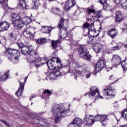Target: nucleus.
<instances>
[{
    "label": "nucleus",
    "instance_id": "nucleus-50",
    "mask_svg": "<svg viewBox=\"0 0 127 127\" xmlns=\"http://www.w3.org/2000/svg\"><path fill=\"white\" fill-rule=\"evenodd\" d=\"M35 95H32L31 97H30V101H32V99H33V98H35Z\"/></svg>",
    "mask_w": 127,
    "mask_h": 127
},
{
    "label": "nucleus",
    "instance_id": "nucleus-15",
    "mask_svg": "<svg viewBox=\"0 0 127 127\" xmlns=\"http://www.w3.org/2000/svg\"><path fill=\"white\" fill-rule=\"evenodd\" d=\"M64 5V9L65 11H69L72 7L76 5V1L75 0H67Z\"/></svg>",
    "mask_w": 127,
    "mask_h": 127
},
{
    "label": "nucleus",
    "instance_id": "nucleus-54",
    "mask_svg": "<svg viewBox=\"0 0 127 127\" xmlns=\"http://www.w3.org/2000/svg\"><path fill=\"white\" fill-rule=\"evenodd\" d=\"M112 77H113V75L110 76V80H113V79H112Z\"/></svg>",
    "mask_w": 127,
    "mask_h": 127
},
{
    "label": "nucleus",
    "instance_id": "nucleus-59",
    "mask_svg": "<svg viewBox=\"0 0 127 127\" xmlns=\"http://www.w3.org/2000/svg\"><path fill=\"white\" fill-rule=\"evenodd\" d=\"M27 78H28V76L25 77V79L27 80Z\"/></svg>",
    "mask_w": 127,
    "mask_h": 127
},
{
    "label": "nucleus",
    "instance_id": "nucleus-18",
    "mask_svg": "<svg viewBox=\"0 0 127 127\" xmlns=\"http://www.w3.org/2000/svg\"><path fill=\"white\" fill-rule=\"evenodd\" d=\"M19 82V87L18 90L17 91V92L15 93L16 96L17 97H20L21 96V94L23 93V91L24 90V83L21 82V81Z\"/></svg>",
    "mask_w": 127,
    "mask_h": 127
},
{
    "label": "nucleus",
    "instance_id": "nucleus-22",
    "mask_svg": "<svg viewBox=\"0 0 127 127\" xmlns=\"http://www.w3.org/2000/svg\"><path fill=\"white\" fill-rule=\"evenodd\" d=\"M113 2H116L117 4H125L123 6V8L127 9V0H113Z\"/></svg>",
    "mask_w": 127,
    "mask_h": 127
},
{
    "label": "nucleus",
    "instance_id": "nucleus-51",
    "mask_svg": "<svg viewBox=\"0 0 127 127\" xmlns=\"http://www.w3.org/2000/svg\"><path fill=\"white\" fill-rule=\"evenodd\" d=\"M51 94H52V92H51V91L50 90H48V96H50V95H51Z\"/></svg>",
    "mask_w": 127,
    "mask_h": 127
},
{
    "label": "nucleus",
    "instance_id": "nucleus-40",
    "mask_svg": "<svg viewBox=\"0 0 127 127\" xmlns=\"http://www.w3.org/2000/svg\"><path fill=\"white\" fill-rule=\"evenodd\" d=\"M108 0H98V2H100L101 4H105L107 3Z\"/></svg>",
    "mask_w": 127,
    "mask_h": 127
},
{
    "label": "nucleus",
    "instance_id": "nucleus-10",
    "mask_svg": "<svg viewBox=\"0 0 127 127\" xmlns=\"http://www.w3.org/2000/svg\"><path fill=\"white\" fill-rule=\"evenodd\" d=\"M87 23H85L83 25V28H87L88 31L87 34H90V31H95V27H94V23L95 21L92 18H87Z\"/></svg>",
    "mask_w": 127,
    "mask_h": 127
},
{
    "label": "nucleus",
    "instance_id": "nucleus-33",
    "mask_svg": "<svg viewBox=\"0 0 127 127\" xmlns=\"http://www.w3.org/2000/svg\"><path fill=\"white\" fill-rule=\"evenodd\" d=\"M49 79L51 81H54V80H57L56 75H55V73L54 72H52L49 74Z\"/></svg>",
    "mask_w": 127,
    "mask_h": 127
},
{
    "label": "nucleus",
    "instance_id": "nucleus-12",
    "mask_svg": "<svg viewBox=\"0 0 127 127\" xmlns=\"http://www.w3.org/2000/svg\"><path fill=\"white\" fill-rule=\"evenodd\" d=\"M105 66H106V61L105 60L100 59L96 64L95 68V72H96V73L100 72V71H101Z\"/></svg>",
    "mask_w": 127,
    "mask_h": 127
},
{
    "label": "nucleus",
    "instance_id": "nucleus-21",
    "mask_svg": "<svg viewBox=\"0 0 127 127\" xmlns=\"http://www.w3.org/2000/svg\"><path fill=\"white\" fill-rule=\"evenodd\" d=\"M49 65L48 68L51 70H55L56 69V64H55V61L53 59H51L48 61Z\"/></svg>",
    "mask_w": 127,
    "mask_h": 127
},
{
    "label": "nucleus",
    "instance_id": "nucleus-17",
    "mask_svg": "<svg viewBox=\"0 0 127 127\" xmlns=\"http://www.w3.org/2000/svg\"><path fill=\"white\" fill-rule=\"evenodd\" d=\"M122 62V59L118 55H114L113 56V58L111 60V63L113 66H117V65H120Z\"/></svg>",
    "mask_w": 127,
    "mask_h": 127
},
{
    "label": "nucleus",
    "instance_id": "nucleus-41",
    "mask_svg": "<svg viewBox=\"0 0 127 127\" xmlns=\"http://www.w3.org/2000/svg\"><path fill=\"white\" fill-rule=\"evenodd\" d=\"M124 28H122V31H124V32H127V24H124Z\"/></svg>",
    "mask_w": 127,
    "mask_h": 127
},
{
    "label": "nucleus",
    "instance_id": "nucleus-45",
    "mask_svg": "<svg viewBox=\"0 0 127 127\" xmlns=\"http://www.w3.org/2000/svg\"><path fill=\"white\" fill-rule=\"evenodd\" d=\"M53 29H54V27H53L52 26H49L48 27V31H49L48 33H49H49H50L51 31H52Z\"/></svg>",
    "mask_w": 127,
    "mask_h": 127
},
{
    "label": "nucleus",
    "instance_id": "nucleus-52",
    "mask_svg": "<svg viewBox=\"0 0 127 127\" xmlns=\"http://www.w3.org/2000/svg\"><path fill=\"white\" fill-rule=\"evenodd\" d=\"M2 77H3V75L2 77L0 76V81H1V80H3V79H4V78H3Z\"/></svg>",
    "mask_w": 127,
    "mask_h": 127
},
{
    "label": "nucleus",
    "instance_id": "nucleus-8",
    "mask_svg": "<svg viewBox=\"0 0 127 127\" xmlns=\"http://www.w3.org/2000/svg\"><path fill=\"white\" fill-rule=\"evenodd\" d=\"M84 46L81 45L78 48V53L79 55V57L82 58V59H84V60H86V61H91V59H92V56L90 55L89 52H87L85 50Z\"/></svg>",
    "mask_w": 127,
    "mask_h": 127
},
{
    "label": "nucleus",
    "instance_id": "nucleus-11",
    "mask_svg": "<svg viewBox=\"0 0 127 127\" xmlns=\"http://www.w3.org/2000/svg\"><path fill=\"white\" fill-rule=\"evenodd\" d=\"M84 126L81 119L75 118L73 121L68 125V127H83Z\"/></svg>",
    "mask_w": 127,
    "mask_h": 127
},
{
    "label": "nucleus",
    "instance_id": "nucleus-7",
    "mask_svg": "<svg viewBox=\"0 0 127 127\" xmlns=\"http://www.w3.org/2000/svg\"><path fill=\"white\" fill-rule=\"evenodd\" d=\"M84 36H85L86 39H87V43L88 44H92L93 45V49L96 53H100L101 52V49L102 48V45L100 44H96L95 40L93 38H90L88 35L84 34Z\"/></svg>",
    "mask_w": 127,
    "mask_h": 127
},
{
    "label": "nucleus",
    "instance_id": "nucleus-16",
    "mask_svg": "<svg viewBox=\"0 0 127 127\" xmlns=\"http://www.w3.org/2000/svg\"><path fill=\"white\" fill-rule=\"evenodd\" d=\"M115 90V86L113 85L109 87L108 89H104L105 96H109V97H111V98H114V97L116 96L115 94H113Z\"/></svg>",
    "mask_w": 127,
    "mask_h": 127
},
{
    "label": "nucleus",
    "instance_id": "nucleus-20",
    "mask_svg": "<svg viewBox=\"0 0 127 127\" xmlns=\"http://www.w3.org/2000/svg\"><path fill=\"white\" fill-rule=\"evenodd\" d=\"M10 26V24H9L7 22H1L0 23V31L7 30Z\"/></svg>",
    "mask_w": 127,
    "mask_h": 127
},
{
    "label": "nucleus",
    "instance_id": "nucleus-46",
    "mask_svg": "<svg viewBox=\"0 0 127 127\" xmlns=\"http://www.w3.org/2000/svg\"><path fill=\"white\" fill-rule=\"evenodd\" d=\"M0 122H2V123H3V124H4L5 125V126H6V127H9V125H8V124H7V122L3 121V120H0Z\"/></svg>",
    "mask_w": 127,
    "mask_h": 127
},
{
    "label": "nucleus",
    "instance_id": "nucleus-5",
    "mask_svg": "<svg viewBox=\"0 0 127 127\" xmlns=\"http://www.w3.org/2000/svg\"><path fill=\"white\" fill-rule=\"evenodd\" d=\"M31 19L28 17H24L22 18H18L14 20L12 22V24L16 29H21L24 25H28L31 23Z\"/></svg>",
    "mask_w": 127,
    "mask_h": 127
},
{
    "label": "nucleus",
    "instance_id": "nucleus-3",
    "mask_svg": "<svg viewBox=\"0 0 127 127\" xmlns=\"http://www.w3.org/2000/svg\"><path fill=\"white\" fill-rule=\"evenodd\" d=\"M64 21H65V19L62 18L58 25V28L60 29V33L62 36L57 41H52V47L57 52L61 49V48L59 46V43L61 42L60 39L63 38V39H65V40H69L68 31H67L66 26L64 25Z\"/></svg>",
    "mask_w": 127,
    "mask_h": 127
},
{
    "label": "nucleus",
    "instance_id": "nucleus-23",
    "mask_svg": "<svg viewBox=\"0 0 127 127\" xmlns=\"http://www.w3.org/2000/svg\"><path fill=\"white\" fill-rule=\"evenodd\" d=\"M42 94H41V97L42 99H44L46 102H47L48 100V89H46L45 90L44 89H43L40 90Z\"/></svg>",
    "mask_w": 127,
    "mask_h": 127
},
{
    "label": "nucleus",
    "instance_id": "nucleus-39",
    "mask_svg": "<svg viewBox=\"0 0 127 127\" xmlns=\"http://www.w3.org/2000/svg\"><path fill=\"white\" fill-rule=\"evenodd\" d=\"M17 46H18L19 49H21V50L22 49V47H24V45L21 42H17Z\"/></svg>",
    "mask_w": 127,
    "mask_h": 127
},
{
    "label": "nucleus",
    "instance_id": "nucleus-43",
    "mask_svg": "<svg viewBox=\"0 0 127 127\" xmlns=\"http://www.w3.org/2000/svg\"><path fill=\"white\" fill-rule=\"evenodd\" d=\"M112 50L115 51V50H120V47L118 46L113 47L112 48Z\"/></svg>",
    "mask_w": 127,
    "mask_h": 127
},
{
    "label": "nucleus",
    "instance_id": "nucleus-26",
    "mask_svg": "<svg viewBox=\"0 0 127 127\" xmlns=\"http://www.w3.org/2000/svg\"><path fill=\"white\" fill-rule=\"evenodd\" d=\"M36 42L39 45H43L47 42V39L46 38H40L37 40Z\"/></svg>",
    "mask_w": 127,
    "mask_h": 127
},
{
    "label": "nucleus",
    "instance_id": "nucleus-57",
    "mask_svg": "<svg viewBox=\"0 0 127 127\" xmlns=\"http://www.w3.org/2000/svg\"><path fill=\"white\" fill-rule=\"evenodd\" d=\"M53 55L55 56V52H53Z\"/></svg>",
    "mask_w": 127,
    "mask_h": 127
},
{
    "label": "nucleus",
    "instance_id": "nucleus-9",
    "mask_svg": "<svg viewBox=\"0 0 127 127\" xmlns=\"http://www.w3.org/2000/svg\"><path fill=\"white\" fill-rule=\"evenodd\" d=\"M85 10L87 16L90 15L91 17H95V18H97V19L103 17V14L101 10L96 12V10L92 8H87L85 9Z\"/></svg>",
    "mask_w": 127,
    "mask_h": 127
},
{
    "label": "nucleus",
    "instance_id": "nucleus-37",
    "mask_svg": "<svg viewBox=\"0 0 127 127\" xmlns=\"http://www.w3.org/2000/svg\"><path fill=\"white\" fill-rule=\"evenodd\" d=\"M11 17L12 18V19H13V18L14 19H18V18H20V17H19V15L16 13H12L11 15Z\"/></svg>",
    "mask_w": 127,
    "mask_h": 127
},
{
    "label": "nucleus",
    "instance_id": "nucleus-27",
    "mask_svg": "<svg viewBox=\"0 0 127 127\" xmlns=\"http://www.w3.org/2000/svg\"><path fill=\"white\" fill-rule=\"evenodd\" d=\"M53 60H54V61H55V62H56V64H57V67L60 69L62 67H63V65L61 64V60H60V58H54L53 59Z\"/></svg>",
    "mask_w": 127,
    "mask_h": 127
},
{
    "label": "nucleus",
    "instance_id": "nucleus-4",
    "mask_svg": "<svg viewBox=\"0 0 127 127\" xmlns=\"http://www.w3.org/2000/svg\"><path fill=\"white\" fill-rule=\"evenodd\" d=\"M4 54L9 61H11L13 64H17L19 62L20 52L18 50L9 48L4 52Z\"/></svg>",
    "mask_w": 127,
    "mask_h": 127
},
{
    "label": "nucleus",
    "instance_id": "nucleus-19",
    "mask_svg": "<svg viewBox=\"0 0 127 127\" xmlns=\"http://www.w3.org/2000/svg\"><path fill=\"white\" fill-rule=\"evenodd\" d=\"M119 32L115 28L111 29L107 33L108 35L110 36L112 39H114L116 36H117Z\"/></svg>",
    "mask_w": 127,
    "mask_h": 127
},
{
    "label": "nucleus",
    "instance_id": "nucleus-35",
    "mask_svg": "<svg viewBox=\"0 0 127 127\" xmlns=\"http://www.w3.org/2000/svg\"><path fill=\"white\" fill-rule=\"evenodd\" d=\"M33 8H37L39 6V3L37 0H35L32 3Z\"/></svg>",
    "mask_w": 127,
    "mask_h": 127
},
{
    "label": "nucleus",
    "instance_id": "nucleus-62",
    "mask_svg": "<svg viewBox=\"0 0 127 127\" xmlns=\"http://www.w3.org/2000/svg\"><path fill=\"white\" fill-rule=\"evenodd\" d=\"M75 79H76V80H77V76H75Z\"/></svg>",
    "mask_w": 127,
    "mask_h": 127
},
{
    "label": "nucleus",
    "instance_id": "nucleus-47",
    "mask_svg": "<svg viewBox=\"0 0 127 127\" xmlns=\"http://www.w3.org/2000/svg\"><path fill=\"white\" fill-rule=\"evenodd\" d=\"M124 43H119L118 44V47H119V49H121V48H122L123 46H124Z\"/></svg>",
    "mask_w": 127,
    "mask_h": 127
},
{
    "label": "nucleus",
    "instance_id": "nucleus-25",
    "mask_svg": "<svg viewBox=\"0 0 127 127\" xmlns=\"http://www.w3.org/2000/svg\"><path fill=\"white\" fill-rule=\"evenodd\" d=\"M124 19V15L121 12L117 13L115 17L116 22H122Z\"/></svg>",
    "mask_w": 127,
    "mask_h": 127
},
{
    "label": "nucleus",
    "instance_id": "nucleus-32",
    "mask_svg": "<svg viewBox=\"0 0 127 127\" xmlns=\"http://www.w3.org/2000/svg\"><path fill=\"white\" fill-rule=\"evenodd\" d=\"M28 30V28L24 29L23 31V33H25L26 35H27L29 37H32V38H33V37H34L35 36L34 35V34L31 33V32H28L27 31Z\"/></svg>",
    "mask_w": 127,
    "mask_h": 127
},
{
    "label": "nucleus",
    "instance_id": "nucleus-63",
    "mask_svg": "<svg viewBox=\"0 0 127 127\" xmlns=\"http://www.w3.org/2000/svg\"><path fill=\"white\" fill-rule=\"evenodd\" d=\"M46 80H47V77L46 78Z\"/></svg>",
    "mask_w": 127,
    "mask_h": 127
},
{
    "label": "nucleus",
    "instance_id": "nucleus-55",
    "mask_svg": "<svg viewBox=\"0 0 127 127\" xmlns=\"http://www.w3.org/2000/svg\"><path fill=\"white\" fill-rule=\"evenodd\" d=\"M1 62H2V61H1V59H0V64H1Z\"/></svg>",
    "mask_w": 127,
    "mask_h": 127
},
{
    "label": "nucleus",
    "instance_id": "nucleus-60",
    "mask_svg": "<svg viewBox=\"0 0 127 127\" xmlns=\"http://www.w3.org/2000/svg\"><path fill=\"white\" fill-rule=\"evenodd\" d=\"M24 82L25 83V82H26V79H24Z\"/></svg>",
    "mask_w": 127,
    "mask_h": 127
},
{
    "label": "nucleus",
    "instance_id": "nucleus-1",
    "mask_svg": "<svg viewBox=\"0 0 127 127\" xmlns=\"http://www.w3.org/2000/svg\"><path fill=\"white\" fill-rule=\"evenodd\" d=\"M21 52L22 54H23L24 55L28 54L27 58L29 59L28 62L30 64L31 66L35 65L36 68H39V66H41V65L46 64H47V65L48 66L47 58H42L40 59L38 53L35 51H33V48H32V45H25L22 48ZM40 61L41 62V64H36V63H38L40 62Z\"/></svg>",
    "mask_w": 127,
    "mask_h": 127
},
{
    "label": "nucleus",
    "instance_id": "nucleus-14",
    "mask_svg": "<svg viewBox=\"0 0 127 127\" xmlns=\"http://www.w3.org/2000/svg\"><path fill=\"white\" fill-rule=\"evenodd\" d=\"M75 68H77V69L76 70V73H77V74L78 75H80V76L84 77V76H85V75L88 73V70L86 68H83V66L80 65L79 64L75 65Z\"/></svg>",
    "mask_w": 127,
    "mask_h": 127
},
{
    "label": "nucleus",
    "instance_id": "nucleus-34",
    "mask_svg": "<svg viewBox=\"0 0 127 127\" xmlns=\"http://www.w3.org/2000/svg\"><path fill=\"white\" fill-rule=\"evenodd\" d=\"M54 72L55 73V75H56L57 80L62 76V72L59 70H57L56 71H54Z\"/></svg>",
    "mask_w": 127,
    "mask_h": 127
},
{
    "label": "nucleus",
    "instance_id": "nucleus-30",
    "mask_svg": "<svg viewBox=\"0 0 127 127\" xmlns=\"http://www.w3.org/2000/svg\"><path fill=\"white\" fill-rule=\"evenodd\" d=\"M121 66L124 71H127V59H125L121 63Z\"/></svg>",
    "mask_w": 127,
    "mask_h": 127
},
{
    "label": "nucleus",
    "instance_id": "nucleus-58",
    "mask_svg": "<svg viewBox=\"0 0 127 127\" xmlns=\"http://www.w3.org/2000/svg\"><path fill=\"white\" fill-rule=\"evenodd\" d=\"M53 0H49V1H53Z\"/></svg>",
    "mask_w": 127,
    "mask_h": 127
},
{
    "label": "nucleus",
    "instance_id": "nucleus-13",
    "mask_svg": "<svg viewBox=\"0 0 127 127\" xmlns=\"http://www.w3.org/2000/svg\"><path fill=\"white\" fill-rule=\"evenodd\" d=\"M83 122L88 127H91V126H92L95 123L94 116H93V115H86L83 120Z\"/></svg>",
    "mask_w": 127,
    "mask_h": 127
},
{
    "label": "nucleus",
    "instance_id": "nucleus-28",
    "mask_svg": "<svg viewBox=\"0 0 127 127\" xmlns=\"http://www.w3.org/2000/svg\"><path fill=\"white\" fill-rule=\"evenodd\" d=\"M51 12L54 13V14H56V15H60L61 12V10L59 9V8H52L51 10Z\"/></svg>",
    "mask_w": 127,
    "mask_h": 127
},
{
    "label": "nucleus",
    "instance_id": "nucleus-48",
    "mask_svg": "<svg viewBox=\"0 0 127 127\" xmlns=\"http://www.w3.org/2000/svg\"><path fill=\"white\" fill-rule=\"evenodd\" d=\"M85 76H86V79H89V78L91 77V73H86Z\"/></svg>",
    "mask_w": 127,
    "mask_h": 127
},
{
    "label": "nucleus",
    "instance_id": "nucleus-53",
    "mask_svg": "<svg viewBox=\"0 0 127 127\" xmlns=\"http://www.w3.org/2000/svg\"><path fill=\"white\" fill-rule=\"evenodd\" d=\"M124 47H125V48H127V44H126V45H124Z\"/></svg>",
    "mask_w": 127,
    "mask_h": 127
},
{
    "label": "nucleus",
    "instance_id": "nucleus-31",
    "mask_svg": "<svg viewBox=\"0 0 127 127\" xmlns=\"http://www.w3.org/2000/svg\"><path fill=\"white\" fill-rule=\"evenodd\" d=\"M19 5L21 6V7H24V6H27V7H30V5H27L25 3V0H19Z\"/></svg>",
    "mask_w": 127,
    "mask_h": 127
},
{
    "label": "nucleus",
    "instance_id": "nucleus-56",
    "mask_svg": "<svg viewBox=\"0 0 127 127\" xmlns=\"http://www.w3.org/2000/svg\"><path fill=\"white\" fill-rule=\"evenodd\" d=\"M99 29H102V26H100V27H99Z\"/></svg>",
    "mask_w": 127,
    "mask_h": 127
},
{
    "label": "nucleus",
    "instance_id": "nucleus-44",
    "mask_svg": "<svg viewBox=\"0 0 127 127\" xmlns=\"http://www.w3.org/2000/svg\"><path fill=\"white\" fill-rule=\"evenodd\" d=\"M9 74V70H8L6 72V73H4V76L5 77V79H7V78H8Z\"/></svg>",
    "mask_w": 127,
    "mask_h": 127
},
{
    "label": "nucleus",
    "instance_id": "nucleus-36",
    "mask_svg": "<svg viewBox=\"0 0 127 127\" xmlns=\"http://www.w3.org/2000/svg\"><path fill=\"white\" fill-rule=\"evenodd\" d=\"M41 31L43 33H48V26H42Z\"/></svg>",
    "mask_w": 127,
    "mask_h": 127
},
{
    "label": "nucleus",
    "instance_id": "nucleus-49",
    "mask_svg": "<svg viewBox=\"0 0 127 127\" xmlns=\"http://www.w3.org/2000/svg\"><path fill=\"white\" fill-rule=\"evenodd\" d=\"M69 66H70V64L69 63H67V65H64V68H65V67H67V69H70Z\"/></svg>",
    "mask_w": 127,
    "mask_h": 127
},
{
    "label": "nucleus",
    "instance_id": "nucleus-2",
    "mask_svg": "<svg viewBox=\"0 0 127 127\" xmlns=\"http://www.w3.org/2000/svg\"><path fill=\"white\" fill-rule=\"evenodd\" d=\"M67 106L69 107V105L64 103L58 104L57 103H54L52 105L51 112L52 114L56 117L54 119L56 124L58 123L62 118H65L67 116V114H68Z\"/></svg>",
    "mask_w": 127,
    "mask_h": 127
},
{
    "label": "nucleus",
    "instance_id": "nucleus-42",
    "mask_svg": "<svg viewBox=\"0 0 127 127\" xmlns=\"http://www.w3.org/2000/svg\"><path fill=\"white\" fill-rule=\"evenodd\" d=\"M98 116H101L100 115H96L95 117H94V120L95 121H96V122H100V117H98Z\"/></svg>",
    "mask_w": 127,
    "mask_h": 127
},
{
    "label": "nucleus",
    "instance_id": "nucleus-64",
    "mask_svg": "<svg viewBox=\"0 0 127 127\" xmlns=\"http://www.w3.org/2000/svg\"><path fill=\"white\" fill-rule=\"evenodd\" d=\"M32 104H33V102H32V103H31V105H32Z\"/></svg>",
    "mask_w": 127,
    "mask_h": 127
},
{
    "label": "nucleus",
    "instance_id": "nucleus-29",
    "mask_svg": "<svg viewBox=\"0 0 127 127\" xmlns=\"http://www.w3.org/2000/svg\"><path fill=\"white\" fill-rule=\"evenodd\" d=\"M7 0H0V2L2 3V6L4 10L8 9V5H7Z\"/></svg>",
    "mask_w": 127,
    "mask_h": 127
},
{
    "label": "nucleus",
    "instance_id": "nucleus-24",
    "mask_svg": "<svg viewBox=\"0 0 127 127\" xmlns=\"http://www.w3.org/2000/svg\"><path fill=\"white\" fill-rule=\"evenodd\" d=\"M100 118V122H101L103 127L106 126V121H108V115L98 116Z\"/></svg>",
    "mask_w": 127,
    "mask_h": 127
},
{
    "label": "nucleus",
    "instance_id": "nucleus-6",
    "mask_svg": "<svg viewBox=\"0 0 127 127\" xmlns=\"http://www.w3.org/2000/svg\"><path fill=\"white\" fill-rule=\"evenodd\" d=\"M88 95L89 99H92L96 101L99 99H104L103 96L100 95V91L98 88L95 87H91L90 88V91L87 94H85V96L87 97Z\"/></svg>",
    "mask_w": 127,
    "mask_h": 127
},
{
    "label": "nucleus",
    "instance_id": "nucleus-38",
    "mask_svg": "<svg viewBox=\"0 0 127 127\" xmlns=\"http://www.w3.org/2000/svg\"><path fill=\"white\" fill-rule=\"evenodd\" d=\"M17 36V35H16V34H15V33L14 32H11L10 33V38H12V39L16 40Z\"/></svg>",
    "mask_w": 127,
    "mask_h": 127
},
{
    "label": "nucleus",
    "instance_id": "nucleus-61",
    "mask_svg": "<svg viewBox=\"0 0 127 127\" xmlns=\"http://www.w3.org/2000/svg\"><path fill=\"white\" fill-rule=\"evenodd\" d=\"M117 122H120V120H118V119H117Z\"/></svg>",
    "mask_w": 127,
    "mask_h": 127
}]
</instances>
